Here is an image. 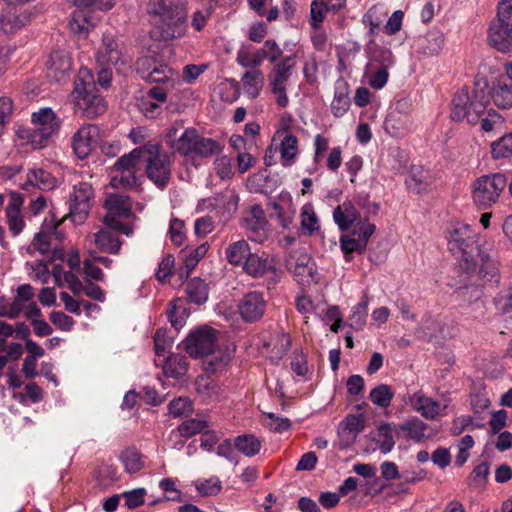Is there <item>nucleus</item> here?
Listing matches in <instances>:
<instances>
[{
	"instance_id": "f257e3e1",
	"label": "nucleus",
	"mask_w": 512,
	"mask_h": 512,
	"mask_svg": "<svg viewBox=\"0 0 512 512\" xmlns=\"http://www.w3.org/2000/svg\"><path fill=\"white\" fill-rule=\"evenodd\" d=\"M449 250L459 257V266L467 274H476L484 284L497 285L499 282L498 262L483 252L478 245V235L465 223L451 225L448 232Z\"/></svg>"
},
{
	"instance_id": "f03ea898",
	"label": "nucleus",
	"mask_w": 512,
	"mask_h": 512,
	"mask_svg": "<svg viewBox=\"0 0 512 512\" xmlns=\"http://www.w3.org/2000/svg\"><path fill=\"white\" fill-rule=\"evenodd\" d=\"M147 12L153 23V37L157 40L169 41L184 35L186 15L179 1L150 0Z\"/></svg>"
},
{
	"instance_id": "7ed1b4c3",
	"label": "nucleus",
	"mask_w": 512,
	"mask_h": 512,
	"mask_svg": "<svg viewBox=\"0 0 512 512\" xmlns=\"http://www.w3.org/2000/svg\"><path fill=\"white\" fill-rule=\"evenodd\" d=\"M75 113L94 119L105 113L107 104L98 93L92 71L86 67L79 69L71 93Z\"/></svg>"
},
{
	"instance_id": "20e7f679",
	"label": "nucleus",
	"mask_w": 512,
	"mask_h": 512,
	"mask_svg": "<svg viewBox=\"0 0 512 512\" xmlns=\"http://www.w3.org/2000/svg\"><path fill=\"white\" fill-rule=\"evenodd\" d=\"M488 95L484 89L460 88L454 95L451 105V119L456 122L467 121L475 125L487 110Z\"/></svg>"
},
{
	"instance_id": "39448f33",
	"label": "nucleus",
	"mask_w": 512,
	"mask_h": 512,
	"mask_svg": "<svg viewBox=\"0 0 512 512\" xmlns=\"http://www.w3.org/2000/svg\"><path fill=\"white\" fill-rule=\"evenodd\" d=\"M143 161L147 178L160 190H164L172 176L171 156L161 145L147 142L143 145Z\"/></svg>"
},
{
	"instance_id": "423d86ee",
	"label": "nucleus",
	"mask_w": 512,
	"mask_h": 512,
	"mask_svg": "<svg viewBox=\"0 0 512 512\" xmlns=\"http://www.w3.org/2000/svg\"><path fill=\"white\" fill-rule=\"evenodd\" d=\"M171 148L193 162L198 158H209L222 150L218 141L201 136L193 127L186 128L177 141L171 143Z\"/></svg>"
},
{
	"instance_id": "0eeeda50",
	"label": "nucleus",
	"mask_w": 512,
	"mask_h": 512,
	"mask_svg": "<svg viewBox=\"0 0 512 512\" xmlns=\"http://www.w3.org/2000/svg\"><path fill=\"white\" fill-rule=\"evenodd\" d=\"M487 41L501 53L512 51V0H502L499 3L497 18L488 28Z\"/></svg>"
},
{
	"instance_id": "6e6552de",
	"label": "nucleus",
	"mask_w": 512,
	"mask_h": 512,
	"mask_svg": "<svg viewBox=\"0 0 512 512\" xmlns=\"http://www.w3.org/2000/svg\"><path fill=\"white\" fill-rule=\"evenodd\" d=\"M506 186L507 179L502 173L482 175L472 184L473 201L479 208H491L497 203Z\"/></svg>"
},
{
	"instance_id": "1a4fd4ad",
	"label": "nucleus",
	"mask_w": 512,
	"mask_h": 512,
	"mask_svg": "<svg viewBox=\"0 0 512 512\" xmlns=\"http://www.w3.org/2000/svg\"><path fill=\"white\" fill-rule=\"evenodd\" d=\"M105 207L107 214L104 217L105 225L126 236L133 234V228L122 222L132 215V201L129 196L123 194H111L106 198Z\"/></svg>"
},
{
	"instance_id": "9d476101",
	"label": "nucleus",
	"mask_w": 512,
	"mask_h": 512,
	"mask_svg": "<svg viewBox=\"0 0 512 512\" xmlns=\"http://www.w3.org/2000/svg\"><path fill=\"white\" fill-rule=\"evenodd\" d=\"M295 63V55L286 56L268 74L271 92L275 95L276 103L280 107L288 105L289 99L286 93V83L292 74Z\"/></svg>"
},
{
	"instance_id": "9b49d317",
	"label": "nucleus",
	"mask_w": 512,
	"mask_h": 512,
	"mask_svg": "<svg viewBox=\"0 0 512 512\" xmlns=\"http://www.w3.org/2000/svg\"><path fill=\"white\" fill-rule=\"evenodd\" d=\"M375 230L376 227L374 224L364 220L359 221L353 227L350 234H345L340 237V247L345 254L346 261H350L351 253L357 252L361 254L366 250L368 241Z\"/></svg>"
},
{
	"instance_id": "f8f14e48",
	"label": "nucleus",
	"mask_w": 512,
	"mask_h": 512,
	"mask_svg": "<svg viewBox=\"0 0 512 512\" xmlns=\"http://www.w3.org/2000/svg\"><path fill=\"white\" fill-rule=\"evenodd\" d=\"M218 332L208 326L192 331L184 340V350L193 358H203L212 352L217 344Z\"/></svg>"
},
{
	"instance_id": "ddd939ff",
	"label": "nucleus",
	"mask_w": 512,
	"mask_h": 512,
	"mask_svg": "<svg viewBox=\"0 0 512 512\" xmlns=\"http://www.w3.org/2000/svg\"><path fill=\"white\" fill-rule=\"evenodd\" d=\"M130 61L131 57L124 44L113 35L104 34L102 45L97 52V63L99 65L126 66Z\"/></svg>"
},
{
	"instance_id": "4468645a",
	"label": "nucleus",
	"mask_w": 512,
	"mask_h": 512,
	"mask_svg": "<svg viewBox=\"0 0 512 512\" xmlns=\"http://www.w3.org/2000/svg\"><path fill=\"white\" fill-rule=\"evenodd\" d=\"M94 197L92 185L88 182H79L73 187L69 200V215L73 222L81 223L85 220Z\"/></svg>"
},
{
	"instance_id": "2eb2a0df",
	"label": "nucleus",
	"mask_w": 512,
	"mask_h": 512,
	"mask_svg": "<svg viewBox=\"0 0 512 512\" xmlns=\"http://www.w3.org/2000/svg\"><path fill=\"white\" fill-rule=\"evenodd\" d=\"M99 136V128L94 124L81 126L72 136L71 146L78 159H86L93 151Z\"/></svg>"
},
{
	"instance_id": "dca6fc26",
	"label": "nucleus",
	"mask_w": 512,
	"mask_h": 512,
	"mask_svg": "<svg viewBox=\"0 0 512 512\" xmlns=\"http://www.w3.org/2000/svg\"><path fill=\"white\" fill-rule=\"evenodd\" d=\"M238 309L244 321L255 322L264 315L266 301L262 293L256 291L249 292L241 299Z\"/></svg>"
},
{
	"instance_id": "f3484780",
	"label": "nucleus",
	"mask_w": 512,
	"mask_h": 512,
	"mask_svg": "<svg viewBox=\"0 0 512 512\" xmlns=\"http://www.w3.org/2000/svg\"><path fill=\"white\" fill-rule=\"evenodd\" d=\"M286 267L300 281H304V278L314 279V264L311 257L304 251L295 250L290 252L286 258Z\"/></svg>"
},
{
	"instance_id": "a211bd4d",
	"label": "nucleus",
	"mask_w": 512,
	"mask_h": 512,
	"mask_svg": "<svg viewBox=\"0 0 512 512\" xmlns=\"http://www.w3.org/2000/svg\"><path fill=\"white\" fill-rule=\"evenodd\" d=\"M72 69V61L67 53L55 51L47 62L48 77L56 82L66 79Z\"/></svg>"
},
{
	"instance_id": "6ab92c4d",
	"label": "nucleus",
	"mask_w": 512,
	"mask_h": 512,
	"mask_svg": "<svg viewBox=\"0 0 512 512\" xmlns=\"http://www.w3.org/2000/svg\"><path fill=\"white\" fill-rule=\"evenodd\" d=\"M333 219L341 231H348L361 220L360 213L350 201L343 202L333 211Z\"/></svg>"
},
{
	"instance_id": "aec40b11",
	"label": "nucleus",
	"mask_w": 512,
	"mask_h": 512,
	"mask_svg": "<svg viewBox=\"0 0 512 512\" xmlns=\"http://www.w3.org/2000/svg\"><path fill=\"white\" fill-rule=\"evenodd\" d=\"M244 272L253 278H261L274 270L273 265L265 257V254L259 255L251 253L242 266Z\"/></svg>"
},
{
	"instance_id": "412c9836",
	"label": "nucleus",
	"mask_w": 512,
	"mask_h": 512,
	"mask_svg": "<svg viewBox=\"0 0 512 512\" xmlns=\"http://www.w3.org/2000/svg\"><path fill=\"white\" fill-rule=\"evenodd\" d=\"M29 21L27 14H19L14 8L3 10L0 14V33L16 32Z\"/></svg>"
},
{
	"instance_id": "4be33fe9",
	"label": "nucleus",
	"mask_w": 512,
	"mask_h": 512,
	"mask_svg": "<svg viewBox=\"0 0 512 512\" xmlns=\"http://www.w3.org/2000/svg\"><path fill=\"white\" fill-rule=\"evenodd\" d=\"M56 186V179L53 175L44 169H32L27 173V181L23 185L25 190L30 187H37L40 190H52Z\"/></svg>"
},
{
	"instance_id": "5701e85b",
	"label": "nucleus",
	"mask_w": 512,
	"mask_h": 512,
	"mask_svg": "<svg viewBox=\"0 0 512 512\" xmlns=\"http://www.w3.org/2000/svg\"><path fill=\"white\" fill-rule=\"evenodd\" d=\"M241 82L245 94L250 98H256L264 86V74L259 69L248 70L242 76Z\"/></svg>"
},
{
	"instance_id": "b1692460",
	"label": "nucleus",
	"mask_w": 512,
	"mask_h": 512,
	"mask_svg": "<svg viewBox=\"0 0 512 512\" xmlns=\"http://www.w3.org/2000/svg\"><path fill=\"white\" fill-rule=\"evenodd\" d=\"M251 249L247 241L238 240L228 245L225 250L227 261L233 266H243L246 259L251 254Z\"/></svg>"
},
{
	"instance_id": "393cba45",
	"label": "nucleus",
	"mask_w": 512,
	"mask_h": 512,
	"mask_svg": "<svg viewBox=\"0 0 512 512\" xmlns=\"http://www.w3.org/2000/svg\"><path fill=\"white\" fill-rule=\"evenodd\" d=\"M350 106L348 94V85L343 80H338L335 84L334 99L331 104L332 113L336 117L343 116Z\"/></svg>"
},
{
	"instance_id": "a878e982",
	"label": "nucleus",
	"mask_w": 512,
	"mask_h": 512,
	"mask_svg": "<svg viewBox=\"0 0 512 512\" xmlns=\"http://www.w3.org/2000/svg\"><path fill=\"white\" fill-rule=\"evenodd\" d=\"M492 98L495 105L499 108L512 107V81L500 78L492 90Z\"/></svg>"
},
{
	"instance_id": "bb28decb",
	"label": "nucleus",
	"mask_w": 512,
	"mask_h": 512,
	"mask_svg": "<svg viewBox=\"0 0 512 512\" xmlns=\"http://www.w3.org/2000/svg\"><path fill=\"white\" fill-rule=\"evenodd\" d=\"M265 59L264 50L260 48L253 51L250 46H241L236 57V61L240 66L251 69H257Z\"/></svg>"
},
{
	"instance_id": "cd10ccee",
	"label": "nucleus",
	"mask_w": 512,
	"mask_h": 512,
	"mask_svg": "<svg viewBox=\"0 0 512 512\" xmlns=\"http://www.w3.org/2000/svg\"><path fill=\"white\" fill-rule=\"evenodd\" d=\"M203 358L205 371L209 373L222 370L228 365L231 359L230 354L226 350L219 348L217 345L212 352L207 353Z\"/></svg>"
},
{
	"instance_id": "c85d7f7f",
	"label": "nucleus",
	"mask_w": 512,
	"mask_h": 512,
	"mask_svg": "<svg viewBox=\"0 0 512 512\" xmlns=\"http://www.w3.org/2000/svg\"><path fill=\"white\" fill-rule=\"evenodd\" d=\"M115 230L110 228L101 229L98 231L95 237L96 245L106 253L117 254L121 247V242L118 237L115 235Z\"/></svg>"
},
{
	"instance_id": "c756f323",
	"label": "nucleus",
	"mask_w": 512,
	"mask_h": 512,
	"mask_svg": "<svg viewBox=\"0 0 512 512\" xmlns=\"http://www.w3.org/2000/svg\"><path fill=\"white\" fill-rule=\"evenodd\" d=\"M186 294L191 303L196 305L204 304L208 300L209 286L204 280L195 277L188 281Z\"/></svg>"
},
{
	"instance_id": "7c9ffc66",
	"label": "nucleus",
	"mask_w": 512,
	"mask_h": 512,
	"mask_svg": "<svg viewBox=\"0 0 512 512\" xmlns=\"http://www.w3.org/2000/svg\"><path fill=\"white\" fill-rule=\"evenodd\" d=\"M69 26L74 33L86 35L93 28L91 11L89 9L76 8L72 13Z\"/></svg>"
},
{
	"instance_id": "2f4dec72",
	"label": "nucleus",
	"mask_w": 512,
	"mask_h": 512,
	"mask_svg": "<svg viewBox=\"0 0 512 512\" xmlns=\"http://www.w3.org/2000/svg\"><path fill=\"white\" fill-rule=\"evenodd\" d=\"M234 445L245 456L253 457L260 452L262 442L252 434H243L235 438Z\"/></svg>"
},
{
	"instance_id": "473e14b6",
	"label": "nucleus",
	"mask_w": 512,
	"mask_h": 512,
	"mask_svg": "<svg viewBox=\"0 0 512 512\" xmlns=\"http://www.w3.org/2000/svg\"><path fill=\"white\" fill-rule=\"evenodd\" d=\"M188 369L187 358L180 354L170 355L163 366L166 376L173 378H181Z\"/></svg>"
},
{
	"instance_id": "72a5a7b5",
	"label": "nucleus",
	"mask_w": 512,
	"mask_h": 512,
	"mask_svg": "<svg viewBox=\"0 0 512 512\" xmlns=\"http://www.w3.org/2000/svg\"><path fill=\"white\" fill-rule=\"evenodd\" d=\"M411 402L415 410L427 419H434L438 415L439 403L429 397L415 394Z\"/></svg>"
},
{
	"instance_id": "f704fd0d",
	"label": "nucleus",
	"mask_w": 512,
	"mask_h": 512,
	"mask_svg": "<svg viewBox=\"0 0 512 512\" xmlns=\"http://www.w3.org/2000/svg\"><path fill=\"white\" fill-rule=\"evenodd\" d=\"M25 133L26 135L22 137L27 139L33 149H41L47 146L48 141L54 134L51 126L48 128L33 127L26 130Z\"/></svg>"
},
{
	"instance_id": "c9c22d12",
	"label": "nucleus",
	"mask_w": 512,
	"mask_h": 512,
	"mask_svg": "<svg viewBox=\"0 0 512 512\" xmlns=\"http://www.w3.org/2000/svg\"><path fill=\"white\" fill-rule=\"evenodd\" d=\"M242 226L251 241L263 243L268 238V222L244 219Z\"/></svg>"
},
{
	"instance_id": "e433bc0d",
	"label": "nucleus",
	"mask_w": 512,
	"mask_h": 512,
	"mask_svg": "<svg viewBox=\"0 0 512 512\" xmlns=\"http://www.w3.org/2000/svg\"><path fill=\"white\" fill-rule=\"evenodd\" d=\"M405 182L409 190L419 194L427 190L429 186V176L422 168L413 167Z\"/></svg>"
},
{
	"instance_id": "4c0bfd02",
	"label": "nucleus",
	"mask_w": 512,
	"mask_h": 512,
	"mask_svg": "<svg viewBox=\"0 0 512 512\" xmlns=\"http://www.w3.org/2000/svg\"><path fill=\"white\" fill-rule=\"evenodd\" d=\"M298 153V140L292 134H286L281 141L280 154L283 166L289 167L293 164Z\"/></svg>"
},
{
	"instance_id": "58836bf2",
	"label": "nucleus",
	"mask_w": 512,
	"mask_h": 512,
	"mask_svg": "<svg viewBox=\"0 0 512 512\" xmlns=\"http://www.w3.org/2000/svg\"><path fill=\"white\" fill-rule=\"evenodd\" d=\"M206 208L211 210L225 209L228 212H235L238 205V197L234 194L217 195L203 200L202 203Z\"/></svg>"
},
{
	"instance_id": "ea45409f",
	"label": "nucleus",
	"mask_w": 512,
	"mask_h": 512,
	"mask_svg": "<svg viewBox=\"0 0 512 512\" xmlns=\"http://www.w3.org/2000/svg\"><path fill=\"white\" fill-rule=\"evenodd\" d=\"M399 427L402 431L406 432L407 436L414 442L419 443L426 438L425 431L427 430L428 425L419 418L414 417L409 419Z\"/></svg>"
},
{
	"instance_id": "a19ab883",
	"label": "nucleus",
	"mask_w": 512,
	"mask_h": 512,
	"mask_svg": "<svg viewBox=\"0 0 512 512\" xmlns=\"http://www.w3.org/2000/svg\"><path fill=\"white\" fill-rule=\"evenodd\" d=\"M143 145L121 156L113 166L114 172L137 169L140 160H143Z\"/></svg>"
},
{
	"instance_id": "79ce46f5",
	"label": "nucleus",
	"mask_w": 512,
	"mask_h": 512,
	"mask_svg": "<svg viewBox=\"0 0 512 512\" xmlns=\"http://www.w3.org/2000/svg\"><path fill=\"white\" fill-rule=\"evenodd\" d=\"M120 460L125 467V471L133 474L144 467L143 456L135 448L125 449L120 456Z\"/></svg>"
},
{
	"instance_id": "37998d69",
	"label": "nucleus",
	"mask_w": 512,
	"mask_h": 512,
	"mask_svg": "<svg viewBox=\"0 0 512 512\" xmlns=\"http://www.w3.org/2000/svg\"><path fill=\"white\" fill-rule=\"evenodd\" d=\"M369 298L363 295L361 301L354 307L352 315L349 317V326L354 330H362L366 324L368 314Z\"/></svg>"
},
{
	"instance_id": "c03bdc74",
	"label": "nucleus",
	"mask_w": 512,
	"mask_h": 512,
	"mask_svg": "<svg viewBox=\"0 0 512 512\" xmlns=\"http://www.w3.org/2000/svg\"><path fill=\"white\" fill-rule=\"evenodd\" d=\"M491 156L494 160L512 157V133L505 134L491 143Z\"/></svg>"
},
{
	"instance_id": "a18cd8bd",
	"label": "nucleus",
	"mask_w": 512,
	"mask_h": 512,
	"mask_svg": "<svg viewBox=\"0 0 512 512\" xmlns=\"http://www.w3.org/2000/svg\"><path fill=\"white\" fill-rule=\"evenodd\" d=\"M301 228L308 235H312L319 229V219L314 211V206L311 203H306L301 208L300 213Z\"/></svg>"
},
{
	"instance_id": "49530a36",
	"label": "nucleus",
	"mask_w": 512,
	"mask_h": 512,
	"mask_svg": "<svg viewBox=\"0 0 512 512\" xmlns=\"http://www.w3.org/2000/svg\"><path fill=\"white\" fill-rule=\"evenodd\" d=\"M394 397V392L387 384H379L374 387L369 394V398L376 406L387 408L390 406Z\"/></svg>"
},
{
	"instance_id": "de8ad7c7",
	"label": "nucleus",
	"mask_w": 512,
	"mask_h": 512,
	"mask_svg": "<svg viewBox=\"0 0 512 512\" xmlns=\"http://www.w3.org/2000/svg\"><path fill=\"white\" fill-rule=\"evenodd\" d=\"M209 246L207 243L199 245L195 249H186L182 252L183 263L185 264V273L191 271L197 266L200 259H202L208 252Z\"/></svg>"
},
{
	"instance_id": "09e8293b",
	"label": "nucleus",
	"mask_w": 512,
	"mask_h": 512,
	"mask_svg": "<svg viewBox=\"0 0 512 512\" xmlns=\"http://www.w3.org/2000/svg\"><path fill=\"white\" fill-rule=\"evenodd\" d=\"M34 127L48 128L51 126L53 133L58 130V122L56 121V115L50 108H43L38 112H34L31 116Z\"/></svg>"
},
{
	"instance_id": "8fccbe9b",
	"label": "nucleus",
	"mask_w": 512,
	"mask_h": 512,
	"mask_svg": "<svg viewBox=\"0 0 512 512\" xmlns=\"http://www.w3.org/2000/svg\"><path fill=\"white\" fill-rule=\"evenodd\" d=\"M342 434H351V439L355 440L358 433L365 428V417L363 414H349L343 421Z\"/></svg>"
},
{
	"instance_id": "3c124183",
	"label": "nucleus",
	"mask_w": 512,
	"mask_h": 512,
	"mask_svg": "<svg viewBox=\"0 0 512 512\" xmlns=\"http://www.w3.org/2000/svg\"><path fill=\"white\" fill-rule=\"evenodd\" d=\"M377 445L381 453H389L395 446V441L392 433V425L389 423L381 424L377 429Z\"/></svg>"
},
{
	"instance_id": "603ef678",
	"label": "nucleus",
	"mask_w": 512,
	"mask_h": 512,
	"mask_svg": "<svg viewBox=\"0 0 512 512\" xmlns=\"http://www.w3.org/2000/svg\"><path fill=\"white\" fill-rule=\"evenodd\" d=\"M137 169L124 170L115 172V175L111 178V185L114 188H132L138 185L137 183Z\"/></svg>"
},
{
	"instance_id": "864d4df0",
	"label": "nucleus",
	"mask_w": 512,
	"mask_h": 512,
	"mask_svg": "<svg viewBox=\"0 0 512 512\" xmlns=\"http://www.w3.org/2000/svg\"><path fill=\"white\" fill-rule=\"evenodd\" d=\"M208 424L205 420L191 418L182 422L178 426V431L182 437L189 438L195 434L202 433Z\"/></svg>"
},
{
	"instance_id": "5fc2aeb1",
	"label": "nucleus",
	"mask_w": 512,
	"mask_h": 512,
	"mask_svg": "<svg viewBox=\"0 0 512 512\" xmlns=\"http://www.w3.org/2000/svg\"><path fill=\"white\" fill-rule=\"evenodd\" d=\"M264 425L275 433H282L291 427V422L288 418L278 417L274 413L265 414Z\"/></svg>"
},
{
	"instance_id": "6e6d98bb",
	"label": "nucleus",
	"mask_w": 512,
	"mask_h": 512,
	"mask_svg": "<svg viewBox=\"0 0 512 512\" xmlns=\"http://www.w3.org/2000/svg\"><path fill=\"white\" fill-rule=\"evenodd\" d=\"M214 165L216 174L222 180L232 178L234 174L232 158L226 155L220 156L215 160Z\"/></svg>"
},
{
	"instance_id": "4d7b16f0",
	"label": "nucleus",
	"mask_w": 512,
	"mask_h": 512,
	"mask_svg": "<svg viewBox=\"0 0 512 512\" xmlns=\"http://www.w3.org/2000/svg\"><path fill=\"white\" fill-rule=\"evenodd\" d=\"M326 10L324 3L320 0H313L310 7V24L314 29H318L325 19Z\"/></svg>"
},
{
	"instance_id": "13d9d810",
	"label": "nucleus",
	"mask_w": 512,
	"mask_h": 512,
	"mask_svg": "<svg viewBox=\"0 0 512 512\" xmlns=\"http://www.w3.org/2000/svg\"><path fill=\"white\" fill-rule=\"evenodd\" d=\"M168 409L171 416L180 417L192 410V403L188 398L179 397L169 403Z\"/></svg>"
},
{
	"instance_id": "bf43d9fd",
	"label": "nucleus",
	"mask_w": 512,
	"mask_h": 512,
	"mask_svg": "<svg viewBox=\"0 0 512 512\" xmlns=\"http://www.w3.org/2000/svg\"><path fill=\"white\" fill-rule=\"evenodd\" d=\"M395 62L394 55L388 49L379 48L372 53L371 56V67L374 63L379 64V68L388 69Z\"/></svg>"
},
{
	"instance_id": "052dcab7",
	"label": "nucleus",
	"mask_w": 512,
	"mask_h": 512,
	"mask_svg": "<svg viewBox=\"0 0 512 512\" xmlns=\"http://www.w3.org/2000/svg\"><path fill=\"white\" fill-rule=\"evenodd\" d=\"M291 347V338L288 334H278L275 338L274 348L272 350V357L280 360L289 351Z\"/></svg>"
},
{
	"instance_id": "680f3d73",
	"label": "nucleus",
	"mask_w": 512,
	"mask_h": 512,
	"mask_svg": "<svg viewBox=\"0 0 512 512\" xmlns=\"http://www.w3.org/2000/svg\"><path fill=\"white\" fill-rule=\"evenodd\" d=\"M175 264V258L171 254H167L163 257L161 262L159 263L156 278L160 282H165V280L172 275L173 268Z\"/></svg>"
},
{
	"instance_id": "e2e57ef3",
	"label": "nucleus",
	"mask_w": 512,
	"mask_h": 512,
	"mask_svg": "<svg viewBox=\"0 0 512 512\" xmlns=\"http://www.w3.org/2000/svg\"><path fill=\"white\" fill-rule=\"evenodd\" d=\"M146 490L144 488H137L131 491H126L122 494L125 500V506L128 509H135L144 503V496Z\"/></svg>"
},
{
	"instance_id": "0e129e2a",
	"label": "nucleus",
	"mask_w": 512,
	"mask_h": 512,
	"mask_svg": "<svg viewBox=\"0 0 512 512\" xmlns=\"http://www.w3.org/2000/svg\"><path fill=\"white\" fill-rule=\"evenodd\" d=\"M170 74H172V70L168 68L167 65L156 63L155 66H153V69L149 74L147 75V78L145 81L151 82V83H160L170 78Z\"/></svg>"
},
{
	"instance_id": "69168bd1",
	"label": "nucleus",
	"mask_w": 512,
	"mask_h": 512,
	"mask_svg": "<svg viewBox=\"0 0 512 512\" xmlns=\"http://www.w3.org/2000/svg\"><path fill=\"white\" fill-rule=\"evenodd\" d=\"M221 481L218 477H211L202 482L196 483V489L202 495H216L221 491Z\"/></svg>"
},
{
	"instance_id": "338daca9",
	"label": "nucleus",
	"mask_w": 512,
	"mask_h": 512,
	"mask_svg": "<svg viewBox=\"0 0 512 512\" xmlns=\"http://www.w3.org/2000/svg\"><path fill=\"white\" fill-rule=\"evenodd\" d=\"M389 73L388 69L385 68H376L374 70L371 67V75L369 77V85L375 89L383 88L388 81Z\"/></svg>"
},
{
	"instance_id": "774afa93",
	"label": "nucleus",
	"mask_w": 512,
	"mask_h": 512,
	"mask_svg": "<svg viewBox=\"0 0 512 512\" xmlns=\"http://www.w3.org/2000/svg\"><path fill=\"white\" fill-rule=\"evenodd\" d=\"M172 345V340L167 336L165 329H158L154 336L155 353L158 356L163 355L167 348Z\"/></svg>"
}]
</instances>
